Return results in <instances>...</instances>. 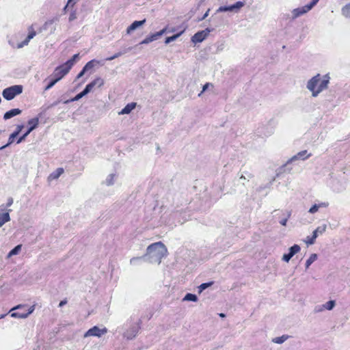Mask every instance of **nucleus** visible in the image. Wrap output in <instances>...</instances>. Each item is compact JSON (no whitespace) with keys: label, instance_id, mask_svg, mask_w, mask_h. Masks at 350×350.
I'll return each mask as SVG.
<instances>
[{"label":"nucleus","instance_id":"9d476101","mask_svg":"<svg viewBox=\"0 0 350 350\" xmlns=\"http://www.w3.org/2000/svg\"><path fill=\"white\" fill-rule=\"evenodd\" d=\"M321 75L318 74L308 81L306 87L310 92H312V96H314V93L317 91Z\"/></svg>","mask_w":350,"mask_h":350},{"label":"nucleus","instance_id":"6e6d98bb","mask_svg":"<svg viewBox=\"0 0 350 350\" xmlns=\"http://www.w3.org/2000/svg\"><path fill=\"white\" fill-rule=\"evenodd\" d=\"M75 18H76L75 13V12L71 13L70 15V17H69V20L70 21H72V20H74Z\"/></svg>","mask_w":350,"mask_h":350},{"label":"nucleus","instance_id":"b1692460","mask_svg":"<svg viewBox=\"0 0 350 350\" xmlns=\"http://www.w3.org/2000/svg\"><path fill=\"white\" fill-rule=\"evenodd\" d=\"M26 308H27L26 305H25V304H19V305H17V306L13 307L10 310V313L11 314L12 312H19V313L27 312Z\"/></svg>","mask_w":350,"mask_h":350},{"label":"nucleus","instance_id":"f257e3e1","mask_svg":"<svg viewBox=\"0 0 350 350\" xmlns=\"http://www.w3.org/2000/svg\"><path fill=\"white\" fill-rule=\"evenodd\" d=\"M167 252L165 245L161 241L152 243L147 247L146 253L143 256L144 260L159 265Z\"/></svg>","mask_w":350,"mask_h":350},{"label":"nucleus","instance_id":"4c0bfd02","mask_svg":"<svg viewBox=\"0 0 350 350\" xmlns=\"http://www.w3.org/2000/svg\"><path fill=\"white\" fill-rule=\"evenodd\" d=\"M12 204H13V198L11 197L8 198L5 206L3 204L0 206V211H5V207H9V206H12Z\"/></svg>","mask_w":350,"mask_h":350},{"label":"nucleus","instance_id":"a211bd4d","mask_svg":"<svg viewBox=\"0 0 350 350\" xmlns=\"http://www.w3.org/2000/svg\"><path fill=\"white\" fill-rule=\"evenodd\" d=\"M35 310V305H33L30 306L27 310V312L24 313H19V312H12L11 317L13 318H18V319H25L27 318L29 314H31Z\"/></svg>","mask_w":350,"mask_h":350},{"label":"nucleus","instance_id":"c756f323","mask_svg":"<svg viewBox=\"0 0 350 350\" xmlns=\"http://www.w3.org/2000/svg\"><path fill=\"white\" fill-rule=\"evenodd\" d=\"M317 259V254H312L306 262V269H308L309 267Z\"/></svg>","mask_w":350,"mask_h":350},{"label":"nucleus","instance_id":"39448f33","mask_svg":"<svg viewBox=\"0 0 350 350\" xmlns=\"http://www.w3.org/2000/svg\"><path fill=\"white\" fill-rule=\"evenodd\" d=\"M140 320H139L137 323L131 324L129 329H127L124 333V337L126 338L128 340L134 338L137 336L140 329Z\"/></svg>","mask_w":350,"mask_h":350},{"label":"nucleus","instance_id":"79ce46f5","mask_svg":"<svg viewBox=\"0 0 350 350\" xmlns=\"http://www.w3.org/2000/svg\"><path fill=\"white\" fill-rule=\"evenodd\" d=\"M319 207L317 204H314L308 211V212L311 214H314L319 211Z\"/></svg>","mask_w":350,"mask_h":350},{"label":"nucleus","instance_id":"dca6fc26","mask_svg":"<svg viewBox=\"0 0 350 350\" xmlns=\"http://www.w3.org/2000/svg\"><path fill=\"white\" fill-rule=\"evenodd\" d=\"M104 85V80L101 79L100 77H97L94 80H93L92 82L88 83L84 89L87 90L88 93H90L92 90L95 87H101Z\"/></svg>","mask_w":350,"mask_h":350},{"label":"nucleus","instance_id":"7ed1b4c3","mask_svg":"<svg viewBox=\"0 0 350 350\" xmlns=\"http://www.w3.org/2000/svg\"><path fill=\"white\" fill-rule=\"evenodd\" d=\"M39 124V117H36L28 120L29 129L26 130V132L21 135L17 140L16 144H20L23 142L29 134L37 128Z\"/></svg>","mask_w":350,"mask_h":350},{"label":"nucleus","instance_id":"72a5a7b5","mask_svg":"<svg viewBox=\"0 0 350 350\" xmlns=\"http://www.w3.org/2000/svg\"><path fill=\"white\" fill-rule=\"evenodd\" d=\"M115 176L116 174H109L105 179V184L108 186L113 185L115 182Z\"/></svg>","mask_w":350,"mask_h":350},{"label":"nucleus","instance_id":"1a4fd4ad","mask_svg":"<svg viewBox=\"0 0 350 350\" xmlns=\"http://www.w3.org/2000/svg\"><path fill=\"white\" fill-rule=\"evenodd\" d=\"M212 29L206 28L204 30L196 33L191 38V42L193 43L202 42L210 33Z\"/></svg>","mask_w":350,"mask_h":350},{"label":"nucleus","instance_id":"c85d7f7f","mask_svg":"<svg viewBox=\"0 0 350 350\" xmlns=\"http://www.w3.org/2000/svg\"><path fill=\"white\" fill-rule=\"evenodd\" d=\"M98 62L96 59H92L91 61H89L84 66L83 68L88 71L92 70L96 64H98Z\"/></svg>","mask_w":350,"mask_h":350},{"label":"nucleus","instance_id":"0eeeda50","mask_svg":"<svg viewBox=\"0 0 350 350\" xmlns=\"http://www.w3.org/2000/svg\"><path fill=\"white\" fill-rule=\"evenodd\" d=\"M108 330L106 327L99 328L98 326H94L89 329L84 334V338L89 336L101 337L103 335L107 333Z\"/></svg>","mask_w":350,"mask_h":350},{"label":"nucleus","instance_id":"f704fd0d","mask_svg":"<svg viewBox=\"0 0 350 350\" xmlns=\"http://www.w3.org/2000/svg\"><path fill=\"white\" fill-rule=\"evenodd\" d=\"M301 248L300 246L295 244L292 247L289 248V253L292 254L293 256L295 255L297 253H298L300 251Z\"/></svg>","mask_w":350,"mask_h":350},{"label":"nucleus","instance_id":"680f3d73","mask_svg":"<svg viewBox=\"0 0 350 350\" xmlns=\"http://www.w3.org/2000/svg\"><path fill=\"white\" fill-rule=\"evenodd\" d=\"M219 316H220L221 317H225V314H223V313H221V314H219Z\"/></svg>","mask_w":350,"mask_h":350},{"label":"nucleus","instance_id":"7c9ffc66","mask_svg":"<svg viewBox=\"0 0 350 350\" xmlns=\"http://www.w3.org/2000/svg\"><path fill=\"white\" fill-rule=\"evenodd\" d=\"M183 301H198V297L195 294L192 293H187L183 298Z\"/></svg>","mask_w":350,"mask_h":350},{"label":"nucleus","instance_id":"f8f14e48","mask_svg":"<svg viewBox=\"0 0 350 350\" xmlns=\"http://www.w3.org/2000/svg\"><path fill=\"white\" fill-rule=\"evenodd\" d=\"M329 82V77L327 75H324L323 79H320V82L319 83L317 91H315V92L314 93V97L317 96L319 93H321L324 90L327 89Z\"/></svg>","mask_w":350,"mask_h":350},{"label":"nucleus","instance_id":"c9c22d12","mask_svg":"<svg viewBox=\"0 0 350 350\" xmlns=\"http://www.w3.org/2000/svg\"><path fill=\"white\" fill-rule=\"evenodd\" d=\"M181 33H182V32L174 34L170 37H167L165 38V43L166 44H167L170 43L171 42L176 40L181 35Z\"/></svg>","mask_w":350,"mask_h":350},{"label":"nucleus","instance_id":"f3484780","mask_svg":"<svg viewBox=\"0 0 350 350\" xmlns=\"http://www.w3.org/2000/svg\"><path fill=\"white\" fill-rule=\"evenodd\" d=\"M310 11L308 7L306 5L303 7L297 8L292 11V18L295 19Z\"/></svg>","mask_w":350,"mask_h":350},{"label":"nucleus","instance_id":"412c9836","mask_svg":"<svg viewBox=\"0 0 350 350\" xmlns=\"http://www.w3.org/2000/svg\"><path fill=\"white\" fill-rule=\"evenodd\" d=\"M64 170L62 167H58L48 177L49 180L57 179L63 173Z\"/></svg>","mask_w":350,"mask_h":350},{"label":"nucleus","instance_id":"052dcab7","mask_svg":"<svg viewBox=\"0 0 350 350\" xmlns=\"http://www.w3.org/2000/svg\"><path fill=\"white\" fill-rule=\"evenodd\" d=\"M5 316H6V314H1V315L0 316V319H2V318H3V317H5Z\"/></svg>","mask_w":350,"mask_h":350},{"label":"nucleus","instance_id":"2f4dec72","mask_svg":"<svg viewBox=\"0 0 350 350\" xmlns=\"http://www.w3.org/2000/svg\"><path fill=\"white\" fill-rule=\"evenodd\" d=\"M342 14L347 18H350V3L342 8Z\"/></svg>","mask_w":350,"mask_h":350},{"label":"nucleus","instance_id":"a18cd8bd","mask_svg":"<svg viewBox=\"0 0 350 350\" xmlns=\"http://www.w3.org/2000/svg\"><path fill=\"white\" fill-rule=\"evenodd\" d=\"M319 0H312V1L307 4L306 5L308 7V8L310 10L312 9L313 7H314L317 3L319 2Z\"/></svg>","mask_w":350,"mask_h":350},{"label":"nucleus","instance_id":"49530a36","mask_svg":"<svg viewBox=\"0 0 350 350\" xmlns=\"http://www.w3.org/2000/svg\"><path fill=\"white\" fill-rule=\"evenodd\" d=\"M319 208H326L329 206V203L327 202H320L319 204H317Z\"/></svg>","mask_w":350,"mask_h":350},{"label":"nucleus","instance_id":"393cba45","mask_svg":"<svg viewBox=\"0 0 350 350\" xmlns=\"http://www.w3.org/2000/svg\"><path fill=\"white\" fill-rule=\"evenodd\" d=\"M132 49V47H129L126 49H124L123 51H120V52H118L116 53H115L113 55L109 57H107L106 58V60L107 61H111L116 58H118L119 57H120L121 55H122L123 54L126 53V52L131 51Z\"/></svg>","mask_w":350,"mask_h":350},{"label":"nucleus","instance_id":"e2e57ef3","mask_svg":"<svg viewBox=\"0 0 350 350\" xmlns=\"http://www.w3.org/2000/svg\"><path fill=\"white\" fill-rule=\"evenodd\" d=\"M315 310H316L317 312H319V311H321V309H317V308H315Z\"/></svg>","mask_w":350,"mask_h":350},{"label":"nucleus","instance_id":"2eb2a0df","mask_svg":"<svg viewBox=\"0 0 350 350\" xmlns=\"http://www.w3.org/2000/svg\"><path fill=\"white\" fill-rule=\"evenodd\" d=\"M23 127L24 126L23 124L18 125L16 126V131L10 135L8 142L5 145L1 146L0 150H2L12 144L14 142V139L19 135Z\"/></svg>","mask_w":350,"mask_h":350},{"label":"nucleus","instance_id":"4be33fe9","mask_svg":"<svg viewBox=\"0 0 350 350\" xmlns=\"http://www.w3.org/2000/svg\"><path fill=\"white\" fill-rule=\"evenodd\" d=\"M136 107L135 103H128L122 110L119 112V114H129Z\"/></svg>","mask_w":350,"mask_h":350},{"label":"nucleus","instance_id":"6e6552de","mask_svg":"<svg viewBox=\"0 0 350 350\" xmlns=\"http://www.w3.org/2000/svg\"><path fill=\"white\" fill-rule=\"evenodd\" d=\"M327 228L326 224H323L317 227L313 232L312 236L311 237H308L307 240L306 241V243L308 245H312L314 243L315 240L319 234H322L325 232Z\"/></svg>","mask_w":350,"mask_h":350},{"label":"nucleus","instance_id":"4468645a","mask_svg":"<svg viewBox=\"0 0 350 350\" xmlns=\"http://www.w3.org/2000/svg\"><path fill=\"white\" fill-rule=\"evenodd\" d=\"M29 33L27 36V38L21 43L18 44L17 47L18 49H21L26 45H27L29 42V41L34 38V36L36 35V32L33 29V25H31L29 27Z\"/></svg>","mask_w":350,"mask_h":350},{"label":"nucleus","instance_id":"4d7b16f0","mask_svg":"<svg viewBox=\"0 0 350 350\" xmlns=\"http://www.w3.org/2000/svg\"><path fill=\"white\" fill-rule=\"evenodd\" d=\"M59 103V100L55 101V102H54L53 103H52V104H51L49 107H54V106L57 105Z\"/></svg>","mask_w":350,"mask_h":350},{"label":"nucleus","instance_id":"6ab92c4d","mask_svg":"<svg viewBox=\"0 0 350 350\" xmlns=\"http://www.w3.org/2000/svg\"><path fill=\"white\" fill-rule=\"evenodd\" d=\"M146 23V19H144L142 21H135L133 23H131L130 26L128 27L126 29V33L128 34L131 33L132 31L142 26Z\"/></svg>","mask_w":350,"mask_h":350},{"label":"nucleus","instance_id":"603ef678","mask_svg":"<svg viewBox=\"0 0 350 350\" xmlns=\"http://www.w3.org/2000/svg\"><path fill=\"white\" fill-rule=\"evenodd\" d=\"M253 177V176L251 174H247V180H249L250 178H252ZM240 180H246L247 178L243 176V174L240 176L239 178Z\"/></svg>","mask_w":350,"mask_h":350},{"label":"nucleus","instance_id":"09e8293b","mask_svg":"<svg viewBox=\"0 0 350 350\" xmlns=\"http://www.w3.org/2000/svg\"><path fill=\"white\" fill-rule=\"evenodd\" d=\"M86 72H87V70L84 68H83L82 70L77 75V79H79V78L82 77Z\"/></svg>","mask_w":350,"mask_h":350},{"label":"nucleus","instance_id":"58836bf2","mask_svg":"<svg viewBox=\"0 0 350 350\" xmlns=\"http://www.w3.org/2000/svg\"><path fill=\"white\" fill-rule=\"evenodd\" d=\"M213 284V282H206V283H202L201 284L199 287V293H202L204 290L207 288L208 287L211 286Z\"/></svg>","mask_w":350,"mask_h":350},{"label":"nucleus","instance_id":"ea45409f","mask_svg":"<svg viewBox=\"0 0 350 350\" xmlns=\"http://www.w3.org/2000/svg\"><path fill=\"white\" fill-rule=\"evenodd\" d=\"M58 81H57V79H55V78L53 79H51L49 83L47 84V85L44 88V90H49V89H51L52 87H53L55 85V84L56 83H57Z\"/></svg>","mask_w":350,"mask_h":350},{"label":"nucleus","instance_id":"a19ab883","mask_svg":"<svg viewBox=\"0 0 350 350\" xmlns=\"http://www.w3.org/2000/svg\"><path fill=\"white\" fill-rule=\"evenodd\" d=\"M140 260H144L143 256H140V257H133V258H132L130 260V263H131V265H136L137 262Z\"/></svg>","mask_w":350,"mask_h":350},{"label":"nucleus","instance_id":"9b49d317","mask_svg":"<svg viewBox=\"0 0 350 350\" xmlns=\"http://www.w3.org/2000/svg\"><path fill=\"white\" fill-rule=\"evenodd\" d=\"M165 32H166V28H164L158 32L152 33V34L147 36L145 39H144L139 43V44H149L154 40H157V39H159V38H160L161 36H163Z\"/></svg>","mask_w":350,"mask_h":350},{"label":"nucleus","instance_id":"de8ad7c7","mask_svg":"<svg viewBox=\"0 0 350 350\" xmlns=\"http://www.w3.org/2000/svg\"><path fill=\"white\" fill-rule=\"evenodd\" d=\"M209 85H212V84L209 83H206V84H204L202 87V92L198 94V96H200L201 94L208 89Z\"/></svg>","mask_w":350,"mask_h":350},{"label":"nucleus","instance_id":"864d4df0","mask_svg":"<svg viewBox=\"0 0 350 350\" xmlns=\"http://www.w3.org/2000/svg\"><path fill=\"white\" fill-rule=\"evenodd\" d=\"M209 11H210V10L208 9V10L205 12V14H203V16H202L200 18H199V19H198V21H202V20L205 19V18L208 16Z\"/></svg>","mask_w":350,"mask_h":350},{"label":"nucleus","instance_id":"20e7f679","mask_svg":"<svg viewBox=\"0 0 350 350\" xmlns=\"http://www.w3.org/2000/svg\"><path fill=\"white\" fill-rule=\"evenodd\" d=\"M70 70V68H69V66H66L65 64H63L55 69L51 77L59 81L69 72Z\"/></svg>","mask_w":350,"mask_h":350},{"label":"nucleus","instance_id":"13d9d810","mask_svg":"<svg viewBox=\"0 0 350 350\" xmlns=\"http://www.w3.org/2000/svg\"><path fill=\"white\" fill-rule=\"evenodd\" d=\"M81 93L82 94V95L83 96L88 94V92H87V90L85 89H84L82 92H81Z\"/></svg>","mask_w":350,"mask_h":350},{"label":"nucleus","instance_id":"a878e982","mask_svg":"<svg viewBox=\"0 0 350 350\" xmlns=\"http://www.w3.org/2000/svg\"><path fill=\"white\" fill-rule=\"evenodd\" d=\"M21 247H22V245H18L16 246H15L12 250H10V252L8 253V258H10L12 256H14V255H16L18 254L20 251L21 250Z\"/></svg>","mask_w":350,"mask_h":350},{"label":"nucleus","instance_id":"423d86ee","mask_svg":"<svg viewBox=\"0 0 350 350\" xmlns=\"http://www.w3.org/2000/svg\"><path fill=\"white\" fill-rule=\"evenodd\" d=\"M245 3L243 1H237L235 3L230 5H224L220 6L217 12H238L239 10L243 7Z\"/></svg>","mask_w":350,"mask_h":350},{"label":"nucleus","instance_id":"c03bdc74","mask_svg":"<svg viewBox=\"0 0 350 350\" xmlns=\"http://www.w3.org/2000/svg\"><path fill=\"white\" fill-rule=\"evenodd\" d=\"M291 212L287 213V217L280 221V224L282 226H286L288 218L291 217Z\"/></svg>","mask_w":350,"mask_h":350},{"label":"nucleus","instance_id":"5fc2aeb1","mask_svg":"<svg viewBox=\"0 0 350 350\" xmlns=\"http://www.w3.org/2000/svg\"><path fill=\"white\" fill-rule=\"evenodd\" d=\"M67 304V301L66 299L62 300L59 304V307H63L64 305Z\"/></svg>","mask_w":350,"mask_h":350},{"label":"nucleus","instance_id":"e433bc0d","mask_svg":"<svg viewBox=\"0 0 350 350\" xmlns=\"http://www.w3.org/2000/svg\"><path fill=\"white\" fill-rule=\"evenodd\" d=\"M82 97H83V96L80 92V93L77 94L74 98H72L71 99H69V100H65L64 102V103L67 104V103H69L70 102L77 101V100H79V99H81Z\"/></svg>","mask_w":350,"mask_h":350},{"label":"nucleus","instance_id":"bb28decb","mask_svg":"<svg viewBox=\"0 0 350 350\" xmlns=\"http://www.w3.org/2000/svg\"><path fill=\"white\" fill-rule=\"evenodd\" d=\"M288 337L289 336L288 335H282V336L274 338L272 340V342L277 344H282L288 338Z\"/></svg>","mask_w":350,"mask_h":350},{"label":"nucleus","instance_id":"f03ea898","mask_svg":"<svg viewBox=\"0 0 350 350\" xmlns=\"http://www.w3.org/2000/svg\"><path fill=\"white\" fill-rule=\"evenodd\" d=\"M23 87L21 85H14L4 89L2 95L7 100H11L17 95L23 92Z\"/></svg>","mask_w":350,"mask_h":350},{"label":"nucleus","instance_id":"ddd939ff","mask_svg":"<svg viewBox=\"0 0 350 350\" xmlns=\"http://www.w3.org/2000/svg\"><path fill=\"white\" fill-rule=\"evenodd\" d=\"M307 150H302L299 152L297 154L294 155L290 159H288L286 163L284 165V167L286 166L287 164L293 163L297 160L301 159L304 161L309 158L311 156V154H307Z\"/></svg>","mask_w":350,"mask_h":350},{"label":"nucleus","instance_id":"473e14b6","mask_svg":"<svg viewBox=\"0 0 350 350\" xmlns=\"http://www.w3.org/2000/svg\"><path fill=\"white\" fill-rule=\"evenodd\" d=\"M335 305H336L335 301L330 300V301H328L327 302H326L325 304H323L322 306V307L324 309H326V310H332L334 308Z\"/></svg>","mask_w":350,"mask_h":350},{"label":"nucleus","instance_id":"aec40b11","mask_svg":"<svg viewBox=\"0 0 350 350\" xmlns=\"http://www.w3.org/2000/svg\"><path fill=\"white\" fill-rule=\"evenodd\" d=\"M22 113V111L19 109H12L7 112H5L3 115L4 120L10 119L16 116H18Z\"/></svg>","mask_w":350,"mask_h":350},{"label":"nucleus","instance_id":"3c124183","mask_svg":"<svg viewBox=\"0 0 350 350\" xmlns=\"http://www.w3.org/2000/svg\"><path fill=\"white\" fill-rule=\"evenodd\" d=\"M76 1L75 0H68V3L64 7V10L70 5L73 6L75 4Z\"/></svg>","mask_w":350,"mask_h":350},{"label":"nucleus","instance_id":"5701e85b","mask_svg":"<svg viewBox=\"0 0 350 350\" xmlns=\"http://www.w3.org/2000/svg\"><path fill=\"white\" fill-rule=\"evenodd\" d=\"M11 211L10 209L7 212L0 214V227L10 220V212Z\"/></svg>","mask_w":350,"mask_h":350},{"label":"nucleus","instance_id":"37998d69","mask_svg":"<svg viewBox=\"0 0 350 350\" xmlns=\"http://www.w3.org/2000/svg\"><path fill=\"white\" fill-rule=\"evenodd\" d=\"M293 256L292 254H291L289 252L288 254H284L282 256V260L286 262H288L291 258L293 257Z\"/></svg>","mask_w":350,"mask_h":350},{"label":"nucleus","instance_id":"cd10ccee","mask_svg":"<svg viewBox=\"0 0 350 350\" xmlns=\"http://www.w3.org/2000/svg\"><path fill=\"white\" fill-rule=\"evenodd\" d=\"M77 59H79V54H75L72 56L71 59L66 61L64 64L66 66H69V68L71 69Z\"/></svg>","mask_w":350,"mask_h":350},{"label":"nucleus","instance_id":"8fccbe9b","mask_svg":"<svg viewBox=\"0 0 350 350\" xmlns=\"http://www.w3.org/2000/svg\"><path fill=\"white\" fill-rule=\"evenodd\" d=\"M86 72H87V70L84 68H83L82 70L77 75V79H79V78L82 77Z\"/></svg>","mask_w":350,"mask_h":350},{"label":"nucleus","instance_id":"bf43d9fd","mask_svg":"<svg viewBox=\"0 0 350 350\" xmlns=\"http://www.w3.org/2000/svg\"><path fill=\"white\" fill-rule=\"evenodd\" d=\"M53 22V21H48V22L46 23V25H47V24H52Z\"/></svg>","mask_w":350,"mask_h":350}]
</instances>
